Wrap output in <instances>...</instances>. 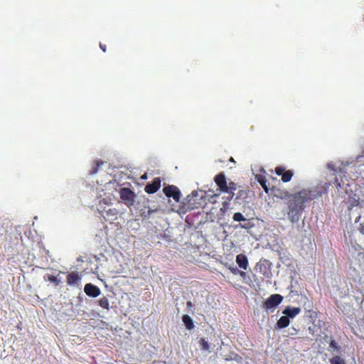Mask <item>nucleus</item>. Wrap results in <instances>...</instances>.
<instances>
[{
    "mask_svg": "<svg viewBox=\"0 0 364 364\" xmlns=\"http://www.w3.org/2000/svg\"><path fill=\"white\" fill-rule=\"evenodd\" d=\"M329 186L330 183L326 182L316 186L312 190L304 188L291 194L287 203V214L289 221L292 223H297L303 214L306 203L327 193Z\"/></svg>",
    "mask_w": 364,
    "mask_h": 364,
    "instance_id": "f257e3e1",
    "label": "nucleus"
},
{
    "mask_svg": "<svg viewBox=\"0 0 364 364\" xmlns=\"http://www.w3.org/2000/svg\"><path fill=\"white\" fill-rule=\"evenodd\" d=\"M214 181L220 192L228 194L226 199L228 201H230L234 198V191L237 188V183L233 181H230L228 183L225 175L223 172L218 173L214 178Z\"/></svg>",
    "mask_w": 364,
    "mask_h": 364,
    "instance_id": "f03ea898",
    "label": "nucleus"
},
{
    "mask_svg": "<svg viewBox=\"0 0 364 364\" xmlns=\"http://www.w3.org/2000/svg\"><path fill=\"white\" fill-rule=\"evenodd\" d=\"M283 300V296L278 294H272L264 302L262 306L267 311L274 309L279 306Z\"/></svg>",
    "mask_w": 364,
    "mask_h": 364,
    "instance_id": "7ed1b4c3",
    "label": "nucleus"
},
{
    "mask_svg": "<svg viewBox=\"0 0 364 364\" xmlns=\"http://www.w3.org/2000/svg\"><path fill=\"white\" fill-rule=\"evenodd\" d=\"M163 192L168 198H172L176 202L180 200L181 193L178 187L173 185H168L163 188Z\"/></svg>",
    "mask_w": 364,
    "mask_h": 364,
    "instance_id": "20e7f679",
    "label": "nucleus"
},
{
    "mask_svg": "<svg viewBox=\"0 0 364 364\" xmlns=\"http://www.w3.org/2000/svg\"><path fill=\"white\" fill-rule=\"evenodd\" d=\"M120 198L128 205L134 204L135 194L128 188H122L119 191Z\"/></svg>",
    "mask_w": 364,
    "mask_h": 364,
    "instance_id": "39448f33",
    "label": "nucleus"
},
{
    "mask_svg": "<svg viewBox=\"0 0 364 364\" xmlns=\"http://www.w3.org/2000/svg\"><path fill=\"white\" fill-rule=\"evenodd\" d=\"M274 171L277 176H282V181L284 183L289 182L294 176L292 170H286V168L282 166H277Z\"/></svg>",
    "mask_w": 364,
    "mask_h": 364,
    "instance_id": "423d86ee",
    "label": "nucleus"
},
{
    "mask_svg": "<svg viewBox=\"0 0 364 364\" xmlns=\"http://www.w3.org/2000/svg\"><path fill=\"white\" fill-rule=\"evenodd\" d=\"M161 180L159 177L154 178L151 183L146 185L144 191L149 194L155 193L161 187Z\"/></svg>",
    "mask_w": 364,
    "mask_h": 364,
    "instance_id": "0eeeda50",
    "label": "nucleus"
},
{
    "mask_svg": "<svg viewBox=\"0 0 364 364\" xmlns=\"http://www.w3.org/2000/svg\"><path fill=\"white\" fill-rule=\"evenodd\" d=\"M84 291L88 296L94 298L98 296L101 293L100 288L91 283L85 285Z\"/></svg>",
    "mask_w": 364,
    "mask_h": 364,
    "instance_id": "6e6552de",
    "label": "nucleus"
},
{
    "mask_svg": "<svg viewBox=\"0 0 364 364\" xmlns=\"http://www.w3.org/2000/svg\"><path fill=\"white\" fill-rule=\"evenodd\" d=\"M272 193L273 196L277 198L284 200L289 199L291 194H290L287 190L281 189L277 187L273 186L271 188Z\"/></svg>",
    "mask_w": 364,
    "mask_h": 364,
    "instance_id": "1a4fd4ad",
    "label": "nucleus"
},
{
    "mask_svg": "<svg viewBox=\"0 0 364 364\" xmlns=\"http://www.w3.org/2000/svg\"><path fill=\"white\" fill-rule=\"evenodd\" d=\"M81 277L77 272H71L67 275V283L68 285L77 284L81 280Z\"/></svg>",
    "mask_w": 364,
    "mask_h": 364,
    "instance_id": "9d476101",
    "label": "nucleus"
},
{
    "mask_svg": "<svg viewBox=\"0 0 364 364\" xmlns=\"http://www.w3.org/2000/svg\"><path fill=\"white\" fill-rule=\"evenodd\" d=\"M236 262L240 268L246 270L249 266L247 257L244 254H239L236 256Z\"/></svg>",
    "mask_w": 364,
    "mask_h": 364,
    "instance_id": "9b49d317",
    "label": "nucleus"
},
{
    "mask_svg": "<svg viewBox=\"0 0 364 364\" xmlns=\"http://www.w3.org/2000/svg\"><path fill=\"white\" fill-rule=\"evenodd\" d=\"M301 312L299 307H287L282 312L284 315L287 316L289 318H294Z\"/></svg>",
    "mask_w": 364,
    "mask_h": 364,
    "instance_id": "f8f14e48",
    "label": "nucleus"
},
{
    "mask_svg": "<svg viewBox=\"0 0 364 364\" xmlns=\"http://www.w3.org/2000/svg\"><path fill=\"white\" fill-rule=\"evenodd\" d=\"M117 214L118 211L116 208H109L107 210L105 211V215H103V217L107 220H113L117 219Z\"/></svg>",
    "mask_w": 364,
    "mask_h": 364,
    "instance_id": "ddd939ff",
    "label": "nucleus"
},
{
    "mask_svg": "<svg viewBox=\"0 0 364 364\" xmlns=\"http://www.w3.org/2000/svg\"><path fill=\"white\" fill-rule=\"evenodd\" d=\"M255 178H256L257 181L261 185V186L264 189V192L266 193H268L269 188H268V186L267 185V181L265 176H264L261 174H258V175H256Z\"/></svg>",
    "mask_w": 364,
    "mask_h": 364,
    "instance_id": "4468645a",
    "label": "nucleus"
},
{
    "mask_svg": "<svg viewBox=\"0 0 364 364\" xmlns=\"http://www.w3.org/2000/svg\"><path fill=\"white\" fill-rule=\"evenodd\" d=\"M290 323V318L284 315L280 317V318L277 321V326L279 328H284L287 327Z\"/></svg>",
    "mask_w": 364,
    "mask_h": 364,
    "instance_id": "2eb2a0df",
    "label": "nucleus"
},
{
    "mask_svg": "<svg viewBox=\"0 0 364 364\" xmlns=\"http://www.w3.org/2000/svg\"><path fill=\"white\" fill-rule=\"evenodd\" d=\"M182 321L186 326V328L188 330H192L194 328V323L192 318L187 314L182 316Z\"/></svg>",
    "mask_w": 364,
    "mask_h": 364,
    "instance_id": "dca6fc26",
    "label": "nucleus"
},
{
    "mask_svg": "<svg viewBox=\"0 0 364 364\" xmlns=\"http://www.w3.org/2000/svg\"><path fill=\"white\" fill-rule=\"evenodd\" d=\"M197 196V193H195V192H192L191 194L187 196V197L186 198V203H185L187 206H188V208H190V209H193L196 206H195V203H191V200L195 198Z\"/></svg>",
    "mask_w": 364,
    "mask_h": 364,
    "instance_id": "f3484780",
    "label": "nucleus"
},
{
    "mask_svg": "<svg viewBox=\"0 0 364 364\" xmlns=\"http://www.w3.org/2000/svg\"><path fill=\"white\" fill-rule=\"evenodd\" d=\"M99 305L104 309H109V301L106 296H103L98 300Z\"/></svg>",
    "mask_w": 364,
    "mask_h": 364,
    "instance_id": "a211bd4d",
    "label": "nucleus"
},
{
    "mask_svg": "<svg viewBox=\"0 0 364 364\" xmlns=\"http://www.w3.org/2000/svg\"><path fill=\"white\" fill-rule=\"evenodd\" d=\"M359 205V198H350L348 200V210H351L353 208L358 206Z\"/></svg>",
    "mask_w": 364,
    "mask_h": 364,
    "instance_id": "6ab92c4d",
    "label": "nucleus"
},
{
    "mask_svg": "<svg viewBox=\"0 0 364 364\" xmlns=\"http://www.w3.org/2000/svg\"><path fill=\"white\" fill-rule=\"evenodd\" d=\"M44 279L45 280H48L50 282L55 284V286H59L60 284V280L53 275L47 274L45 276Z\"/></svg>",
    "mask_w": 364,
    "mask_h": 364,
    "instance_id": "aec40b11",
    "label": "nucleus"
},
{
    "mask_svg": "<svg viewBox=\"0 0 364 364\" xmlns=\"http://www.w3.org/2000/svg\"><path fill=\"white\" fill-rule=\"evenodd\" d=\"M103 164L102 161H95L94 162L92 169L90 171V174L93 175L97 173L100 166Z\"/></svg>",
    "mask_w": 364,
    "mask_h": 364,
    "instance_id": "412c9836",
    "label": "nucleus"
},
{
    "mask_svg": "<svg viewBox=\"0 0 364 364\" xmlns=\"http://www.w3.org/2000/svg\"><path fill=\"white\" fill-rule=\"evenodd\" d=\"M331 364H346L345 360L339 355H335L330 359Z\"/></svg>",
    "mask_w": 364,
    "mask_h": 364,
    "instance_id": "4be33fe9",
    "label": "nucleus"
},
{
    "mask_svg": "<svg viewBox=\"0 0 364 364\" xmlns=\"http://www.w3.org/2000/svg\"><path fill=\"white\" fill-rule=\"evenodd\" d=\"M200 346L202 350L208 351L210 350V345L208 342L203 338H200Z\"/></svg>",
    "mask_w": 364,
    "mask_h": 364,
    "instance_id": "5701e85b",
    "label": "nucleus"
},
{
    "mask_svg": "<svg viewBox=\"0 0 364 364\" xmlns=\"http://www.w3.org/2000/svg\"><path fill=\"white\" fill-rule=\"evenodd\" d=\"M232 218L235 221H246L247 220L246 218L244 217V215L240 212L234 213Z\"/></svg>",
    "mask_w": 364,
    "mask_h": 364,
    "instance_id": "b1692460",
    "label": "nucleus"
},
{
    "mask_svg": "<svg viewBox=\"0 0 364 364\" xmlns=\"http://www.w3.org/2000/svg\"><path fill=\"white\" fill-rule=\"evenodd\" d=\"M329 347L331 348H333L337 351H340L341 350V346L336 342L335 340H331L330 343H329Z\"/></svg>",
    "mask_w": 364,
    "mask_h": 364,
    "instance_id": "393cba45",
    "label": "nucleus"
},
{
    "mask_svg": "<svg viewBox=\"0 0 364 364\" xmlns=\"http://www.w3.org/2000/svg\"><path fill=\"white\" fill-rule=\"evenodd\" d=\"M247 194V192L246 191H243V190L239 191L237 193V195L235 198L236 202L240 203V201H239L240 198L243 196H246Z\"/></svg>",
    "mask_w": 364,
    "mask_h": 364,
    "instance_id": "a878e982",
    "label": "nucleus"
},
{
    "mask_svg": "<svg viewBox=\"0 0 364 364\" xmlns=\"http://www.w3.org/2000/svg\"><path fill=\"white\" fill-rule=\"evenodd\" d=\"M228 269L231 272V273H232L235 275H237L239 273V270L236 267H229Z\"/></svg>",
    "mask_w": 364,
    "mask_h": 364,
    "instance_id": "bb28decb",
    "label": "nucleus"
},
{
    "mask_svg": "<svg viewBox=\"0 0 364 364\" xmlns=\"http://www.w3.org/2000/svg\"><path fill=\"white\" fill-rule=\"evenodd\" d=\"M335 184H336V188H337V189H339V188H341V183H338V179H337V178H336V179H335Z\"/></svg>",
    "mask_w": 364,
    "mask_h": 364,
    "instance_id": "cd10ccee",
    "label": "nucleus"
},
{
    "mask_svg": "<svg viewBox=\"0 0 364 364\" xmlns=\"http://www.w3.org/2000/svg\"><path fill=\"white\" fill-rule=\"evenodd\" d=\"M157 211V209H155V210H151V209H149L147 211V215L148 216H150L153 213H155Z\"/></svg>",
    "mask_w": 364,
    "mask_h": 364,
    "instance_id": "c85d7f7f",
    "label": "nucleus"
},
{
    "mask_svg": "<svg viewBox=\"0 0 364 364\" xmlns=\"http://www.w3.org/2000/svg\"><path fill=\"white\" fill-rule=\"evenodd\" d=\"M238 274H240V276L242 277V278H245L246 277V272H245L243 271L239 270Z\"/></svg>",
    "mask_w": 364,
    "mask_h": 364,
    "instance_id": "c756f323",
    "label": "nucleus"
},
{
    "mask_svg": "<svg viewBox=\"0 0 364 364\" xmlns=\"http://www.w3.org/2000/svg\"><path fill=\"white\" fill-rule=\"evenodd\" d=\"M100 48L104 51L105 52L106 51V46L105 45H103L102 43L100 44Z\"/></svg>",
    "mask_w": 364,
    "mask_h": 364,
    "instance_id": "7c9ffc66",
    "label": "nucleus"
},
{
    "mask_svg": "<svg viewBox=\"0 0 364 364\" xmlns=\"http://www.w3.org/2000/svg\"><path fill=\"white\" fill-rule=\"evenodd\" d=\"M240 227L244 229H247L249 228L247 224H240Z\"/></svg>",
    "mask_w": 364,
    "mask_h": 364,
    "instance_id": "2f4dec72",
    "label": "nucleus"
},
{
    "mask_svg": "<svg viewBox=\"0 0 364 364\" xmlns=\"http://www.w3.org/2000/svg\"><path fill=\"white\" fill-rule=\"evenodd\" d=\"M359 230H360L361 233L364 234V227H363V225H360V226L359 228Z\"/></svg>",
    "mask_w": 364,
    "mask_h": 364,
    "instance_id": "473e14b6",
    "label": "nucleus"
},
{
    "mask_svg": "<svg viewBox=\"0 0 364 364\" xmlns=\"http://www.w3.org/2000/svg\"><path fill=\"white\" fill-rule=\"evenodd\" d=\"M192 306L191 301H188V302H187V306H188V307H190V306Z\"/></svg>",
    "mask_w": 364,
    "mask_h": 364,
    "instance_id": "72a5a7b5",
    "label": "nucleus"
},
{
    "mask_svg": "<svg viewBox=\"0 0 364 364\" xmlns=\"http://www.w3.org/2000/svg\"><path fill=\"white\" fill-rule=\"evenodd\" d=\"M230 161L231 162L235 163V160H234V159L232 157H230Z\"/></svg>",
    "mask_w": 364,
    "mask_h": 364,
    "instance_id": "f704fd0d",
    "label": "nucleus"
},
{
    "mask_svg": "<svg viewBox=\"0 0 364 364\" xmlns=\"http://www.w3.org/2000/svg\"><path fill=\"white\" fill-rule=\"evenodd\" d=\"M227 203H228V202H224L223 205L225 206Z\"/></svg>",
    "mask_w": 364,
    "mask_h": 364,
    "instance_id": "c9c22d12",
    "label": "nucleus"
}]
</instances>
